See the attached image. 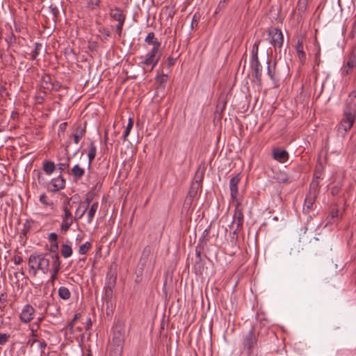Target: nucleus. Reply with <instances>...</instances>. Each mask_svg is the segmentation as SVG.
<instances>
[{
  "mask_svg": "<svg viewBox=\"0 0 356 356\" xmlns=\"http://www.w3.org/2000/svg\"><path fill=\"white\" fill-rule=\"evenodd\" d=\"M96 153H97L96 146L95 145V143L92 141L89 145V152H88V168H90L92 162L93 161V160L95 159V158L96 156Z\"/></svg>",
  "mask_w": 356,
  "mask_h": 356,
  "instance_id": "30",
  "label": "nucleus"
},
{
  "mask_svg": "<svg viewBox=\"0 0 356 356\" xmlns=\"http://www.w3.org/2000/svg\"><path fill=\"white\" fill-rule=\"evenodd\" d=\"M41 339L42 333H38V331H34L33 330L31 331V338L29 339L26 343L28 346H33L35 343H38Z\"/></svg>",
  "mask_w": 356,
  "mask_h": 356,
  "instance_id": "28",
  "label": "nucleus"
},
{
  "mask_svg": "<svg viewBox=\"0 0 356 356\" xmlns=\"http://www.w3.org/2000/svg\"><path fill=\"white\" fill-rule=\"evenodd\" d=\"M48 239L49 241L51 242V243H56L57 242V240H58V235L55 232H51L49 234V237H48Z\"/></svg>",
  "mask_w": 356,
  "mask_h": 356,
  "instance_id": "59",
  "label": "nucleus"
},
{
  "mask_svg": "<svg viewBox=\"0 0 356 356\" xmlns=\"http://www.w3.org/2000/svg\"><path fill=\"white\" fill-rule=\"evenodd\" d=\"M57 258L50 257L47 252H35L30 254L28 259L29 273L35 277L38 272L47 274L50 270L52 261Z\"/></svg>",
  "mask_w": 356,
  "mask_h": 356,
  "instance_id": "1",
  "label": "nucleus"
},
{
  "mask_svg": "<svg viewBox=\"0 0 356 356\" xmlns=\"http://www.w3.org/2000/svg\"><path fill=\"white\" fill-rule=\"evenodd\" d=\"M260 43H261L260 40H257L254 42L253 46H252V48L251 54H258L259 47Z\"/></svg>",
  "mask_w": 356,
  "mask_h": 356,
  "instance_id": "54",
  "label": "nucleus"
},
{
  "mask_svg": "<svg viewBox=\"0 0 356 356\" xmlns=\"http://www.w3.org/2000/svg\"><path fill=\"white\" fill-rule=\"evenodd\" d=\"M42 170L48 175H51L56 170L55 163L49 160H44L42 163Z\"/></svg>",
  "mask_w": 356,
  "mask_h": 356,
  "instance_id": "23",
  "label": "nucleus"
},
{
  "mask_svg": "<svg viewBox=\"0 0 356 356\" xmlns=\"http://www.w3.org/2000/svg\"><path fill=\"white\" fill-rule=\"evenodd\" d=\"M317 195L309 193L306 195L305 203H304V210L307 209L309 211L312 209L313 204L316 200Z\"/></svg>",
  "mask_w": 356,
  "mask_h": 356,
  "instance_id": "25",
  "label": "nucleus"
},
{
  "mask_svg": "<svg viewBox=\"0 0 356 356\" xmlns=\"http://www.w3.org/2000/svg\"><path fill=\"white\" fill-rule=\"evenodd\" d=\"M273 158L280 163H284L288 161L289 155L284 149H275L273 151Z\"/></svg>",
  "mask_w": 356,
  "mask_h": 356,
  "instance_id": "15",
  "label": "nucleus"
},
{
  "mask_svg": "<svg viewBox=\"0 0 356 356\" xmlns=\"http://www.w3.org/2000/svg\"><path fill=\"white\" fill-rule=\"evenodd\" d=\"M339 216V209L337 207H334L332 209V211H330L329 216H327L328 222L332 223V220H334L335 218H337Z\"/></svg>",
  "mask_w": 356,
  "mask_h": 356,
  "instance_id": "41",
  "label": "nucleus"
},
{
  "mask_svg": "<svg viewBox=\"0 0 356 356\" xmlns=\"http://www.w3.org/2000/svg\"><path fill=\"white\" fill-rule=\"evenodd\" d=\"M61 83L57 81L52 82L49 89L48 90L59 91L61 88Z\"/></svg>",
  "mask_w": 356,
  "mask_h": 356,
  "instance_id": "52",
  "label": "nucleus"
},
{
  "mask_svg": "<svg viewBox=\"0 0 356 356\" xmlns=\"http://www.w3.org/2000/svg\"><path fill=\"white\" fill-rule=\"evenodd\" d=\"M86 123L85 122L84 126L78 125L74 128V133L72 134L74 142L78 144L80 140L86 135Z\"/></svg>",
  "mask_w": 356,
  "mask_h": 356,
  "instance_id": "16",
  "label": "nucleus"
},
{
  "mask_svg": "<svg viewBox=\"0 0 356 356\" xmlns=\"http://www.w3.org/2000/svg\"><path fill=\"white\" fill-rule=\"evenodd\" d=\"M308 0H298L297 3V9L300 13H304L307 8Z\"/></svg>",
  "mask_w": 356,
  "mask_h": 356,
  "instance_id": "42",
  "label": "nucleus"
},
{
  "mask_svg": "<svg viewBox=\"0 0 356 356\" xmlns=\"http://www.w3.org/2000/svg\"><path fill=\"white\" fill-rule=\"evenodd\" d=\"M204 242V237L200 238L199 239L198 243L195 247V259H202L203 257H207L206 254L202 255V252L204 251V245L202 244Z\"/></svg>",
  "mask_w": 356,
  "mask_h": 356,
  "instance_id": "26",
  "label": "nucleus"
},
{
  "mask_svg": "<svg viewBox=\"0 0 356 356\" xmlns=\"http://www.w3.org/2000/svg\"><path fill=\"white\" fill-rule=\"evenodd\" d=\"M92 248V243L89 241L86 242L84 244L80 245L79 253L80 254H86Z\"/></svg>",
  "mask_w": 356,
  "mask_h": 356,
  "instance_id": "40",
  "label": "nucleus"
},
{
  "mask_svg": "<svg viewBox=\"0 0 356 356\" xmlns=\"http://www.w3.org/2000/svg\"><path fill=\"white\" fill-rule=\"evenodd\" d=\"M356 120V111L343 109V117L337 126V134L344 138L347 132L353 127Z\"/></svg>",
  "mask_w": 356,
  "mask_h": 356,
  "instance_id": "4",
  "label": "nucleus"
},
{
  "mask_svg": "<svg viewBox=\"0 0 356 356\" xmlns=\"http://www.w3.org/2000/svg\"><path fill=\"white\" fill-rule=\"evenodd\" d=\"M109 279L108 284L104 287V293L102 297V309H106V314L110 315L114 307V303L113 302V288L115 285L116 282V274L111 272L108 273Z\"/></svg>",
  "mask_w": 356,
  "mask_h": 356,
  "instance_id": "3",
  "label": "nucleus"
},
{
  "mask_svg": "<svg viewBox=\"0 0 356 356\" xmlns=\"http://www.w3.org/2000/svg\"><path fill=\"white\" fill-rule=\"evenodd\" d=\"M6 41L7 42L9 46L16 42V37L13 34V33H11L10 35L6 38Z\"/></svg>",
  "mask_w": 356,
  "mask_h": 356,
  "instance_id": "56",
  "label": "nucleus"
},
{
  "mask_svg": "<svg viewBox=\"0 0 356 356\" xmlns=\"http://www.w3.org/2000/svg\"><path fill=\"white\" fill-rule=\"evenodd\" d=\"M58 296L60 299L67 300L71 297V292L65 286H60L58 291Z\"/></svg>",
  "mask_w": 356,
  "mask_h": 356,
  "instance_id": "33",
  "label": "nucleus"
},
{
  "mask_svg": "<svg viewBox=\"0 0 356 356\" xmlns=\"http://www.w3.org/2000/svg\"><path fill=\"white\" fill-rule=\"evenodd\" d=\"M88 207L89 205H88L85 202L79 204V207H77L75 211L74 221L77 222L83 216Z\"/></svg>",
  "mask_w": 356,
  "mask_h": 356,
  "instance_id": "22",
  "label": "nucleus"
},
{
  "mask_svg": "<svg viewBox=\"0 0 356 356\" xmlns=\"http://www.w3.org/2000/svg\"><path fill=\"white\" fill-rule=\"evenodd\" d=\"M168 81V75L161 74L156 76V81L159 82L161 85L165 86V83Z\"/></svg>",
  "mask_w": 356,
  "mask_h": 356,
  "instance_id": "50",
  "label": "nucleus"
},
{
  "mask_svg": "<svg viewBox=\"0 0 356 356\" xmlns=\"http://www.w3.org/2000/svg\"><path fill=\"white\" fill-rule=\"evenodd\" d=\"M42 44L41 43H39V42H35L34 44V49L33 51L31 52V58L30 59L31 60H34L36 59V58L38 57V56L40 54V51L42 49Z\"/></svg>",
  "mask_w": 356,
  "mask_h": 356,
  "instance_id": "38",
  "label": "nucleus"
},
{
  "mask_svg": "<svg viewBox=\"0 0 356 356\" xmlns=\"http://www.w3.org/2000/svg\"><path fill=\"white\" fill-rule=\"evenodd\" d=\"M10 338V335L6 333L0 332V345H5Z\"/></svg>",
  "mask_w": 356,
  "mask_h": 356,
  "instance_id": "49",
  "label": "nucleus"
},
{
  "mask_svg": "<svg viewBox=\"0 0 356 356\" xmlns=\"http://www.w3.org/2000/svg\"><path fill=\"white\" fill-rule=\"evenodd\" d=\"M58 243H51L50 245L49 252H47V254L50 257H56L58 260H60V257L58 253Z\"/></svg>",
  "mask_w": 356,
  "mask_h": 356,
  "instance_id": "36",
  "label": "nucleus"
},
{
  "mask_svg": "<svg viewBox=\"0 0 356 356\" xmlns=\"http://www.w3.org/2000/svg\"><path fill=\"white\" fill-rule=\"evenodd\" d=\"M355 67H356V45L353 47L351 52L348 56L346 63L341 69L342 76L351 74Z\"/></svg>",
  "mask_w": 356,
  "mask_h": 356,
  "instance_id": "8",
  "label": "nucleus"
},
{
  "mask_svg": "<svg viewBox=\"0 0 356 356\" xmlns=\"http://www.w3.org/2000/svg\"><path fill=\"white\" fill-rule=\"evenodd\" d=\"M122 350L123 349L111 346L109 356H121Z\"/></svg>",
  "mask_w": 356,
  "mask_h": 356,
  "instance_id": "48",
  "label": "nucleus"
},
{
  "mask_svg": "<svg viewBox=\"0 0 356 356\" xmlns=\"http://www.w3.org/2000/svg\"><path fill=\"white\" fill-rule=\"evenodd\" d=\"M133 126H134V120H133V118H129L128 124L126 127V129L124 131V134H123V136L122 138V139L124 142L127 140V137L129 135V133H130L131 129L133 128Z\"/></svg>",
  "mask_w": 356,
  "mask_h": 356,
  "instance_id": "37",
  "label": "nucleus"
},
{
  "mask_svg": "<svg viewBox=\"0 0 356 356\" xmlns=\"http://www.w3.org/2000/svg\"><path fill=\"white\" fill-rule=\"evenodd\" d=\"M145 42L149 45H152V48L147 54L146 58L140 63V65H152V68L150 70V71H152L156 66L161 59V54H159V50L161 43L155 38L154 32H150L147 34L145 39Z\"/></svg>",
  "mask_w": 356,
  "mask_h": 356,
  "instance_id": "2",
  "label": "nucleus"
},
{
  "mask_svg": "<svg viewBox=\"0 0 356 356\" xmlns=\"http://www.w3.org/2000/svg\"><path fill=\"white\" fill-rule=\"evenodd\" d=\"M296 51L298 53L300 60L302 63L306 59V54L304 51L302 40H298L296 46Z\"/></svg>",
  "mask_w": 356,
  "mask_h": 356,
  "instance_id": "29",
  "label": "nucleus"
},
{
  "mask_svg": "<svg viewBox=\"0 0 356 356\" xmlns=\"http://www.w3.org/2000/svg\"><path fill=\"white\" fill-rule=\"evenodd\" d=\"M257 335L255 333L254 327H252L248 332L244 335L242 341L243 349L246 350L248 356H257Z\"/></svg>",
  "mask_w": 356,
  "mask_h": 356,
  "instance_id": "5",
  "label": "nucleus"
},
{
  "mask_svg": "<svg viewBox=\"0 0 356 356\" xmlns=\"http://www.w3.org/2000/svg\"><path fill=\"white\" fill-rule=\"evenodd\" d=\"M42 320H43L42 317L38 318V319L35 322L31 324L30 325L31 331H32L33 330H34V331H38L40 327V323L42 321Z\"/></svg>",
  "mask_w": 356,
  "mask_h": 356,
  "instance_id": "47",
  "label": "nucleus"
},
{
  "mask_svg": "<svg viewBox=\"0 0 356 356\" xmlns=\"http://www.w3.org/2000/svg\"><path fill=\"white\" fill-rule=\"evenodd\" d=\"M100 0H87V7L91 10L97 9L100 6Z\"/></svg>",
  "mask_w": 356,
  "mask_h": 356,
  "instance_id": "45",
  "label": "nucleus"
},
{
  "mask_svg": "<svg viewBox=\"0 0 356 356\" xmlns=\"http://www.w3.org/2000/svg\"><path fill=\"white\" fill-rule=\"evenodd\" d=\"M49 9L51 10V12L54 17H57L59 13L58 9L56 8V6L51 5L49 6Z\"/></svg>",
  "mask_w": 356,
  "mask_h": 356,
  "instance_id": "61",
  "label": "nucleus"
},
{
  "mask_svg": "<svg viewBox=\"0 0 356 356\" xmlns=\"http://www.w3.org/2000/svg\"><path fill=\"white\" fill-rule=\"evenodd\" d=\"M35 309L29 304L26 305L20 314L19 318L24 323H29L34 316Z\"/></svg>",
  "mask_w": 356,
  "mask_h": 356,
  "instance_id": "12",
  "label": "nucleus"
},
{
  "mask_svg": "<svg viewBox=\"0 0 356 356\" xmlns=\"http://www.w3.org/2000/svg\"><path fill=\"white\" fill-rule=\"evenodd\" d=\"M124 342V339L123 334L120 332H115L113 334L111 346L123 349Z\"/></svg>",
  "mask_w": 356,
  "mask_h": 356,
  "instance_id": "18",
  "label": "nucleus"
},
{
  "mask_svg": "<svg viewBox=\"0 0 356 356\" xmlns=\"http://www.w3.org/2000/svg\"><path fill=\"white\" fill-rule=\"evenodd\" d=\"M95 197V193L94 192H88L87 194H86V199H85V203L87 204L88 205H90V204L92 202V201L93 200Z\"/></svg>",
  "mask_w": 356,
  "mask_h": 356,
  "instance_id": "53",
  "label": "nucleus"
},
{
  "mask_svg": "<svg viewBox=\"0 0 356 356\" xmlns=\"http://www.w3.org/2000/svg\"><path fill=\"white\" fill-rule=\"evenodd\" d=\"M40 332L42 333V338H44V339H47L49 340L50 337L51 336V334L49 331L40 330Z\"/></svg>",
  "mask_w": 356,
  "mask_h": 356,
  "instance_id": "63",
  "label": "nucleus"
},
{
  "mask_svg": "<svg viewBox=\"0 0 356 356\" xmlns=\"http://www.w3.org/2000/svg\"><path fill=\"white\" fill-rule=\"evenodd\" d=\"M71 174L75 179L79 180L84 175L85 170L77 164L72 168Z\"/></svg>",
  "mask_w": 356,
  "mask_h": 356,
  "instance_id": "27",
  "label": "nucleus"
},
{
  "mask_svg": "<svg viewBox=\"0 0 356 356\" xmlns=\"http://www.w3.org/2000/svg\"><path fill=\"white\" fill-rule=\"evenodd\" d=\"M65 186V180L62 175L52 179L47 184V189L49 192L56 193Z\"/></svg>",
  "mask_w": 356,
  "mask_h": 356,
  "instance_id": "11",
  "label": "nucleus"
},
{
  "mask_svg": "<svg viewBox=\"0 0 356 356\" xmlns=\"http://www.w3.org/2000/svg\"><path fill=\"white\" fill-rule=\"evenodd\" d=\"M250 67L258 85H261L262 67L260 61L250 62Z\"/></svg>",
  "mask_w": 356,
  "mask_h": 356,
  "instance_id": "13",
  "label": "nucleus"
},
{
  "mask_svg": "<svg viewBox=\"0 0 356 356\" xmlns=\"http://www.w3.org/2000/svg\"><path fill=\"white\" fill-rule=\"evenodd\" d=\"M99 208V203L98 202H93L90 207V208L88 210V214H87V219L88 222L91 223L93 220L94 216Z\"/></svg>",
  "mask_w": 356,
  "mask_h": 356,
  "instance_id": "31",
  "label": "nucleus"
},
{
  "mask_svg": "<svg viewBox=\"0 0 356 356\" xmlns=\"http://www.w3.org/2000/svg\"><path fill=\"white\" fill-rule=\"evenodd\" d=\"M110 15L113 19L120 22H122V21H125L126 19V15L123 13V11L118 7L111 9Z\"/></svg>",
  "mask_w": 356,
  "mask_h": 356,
  "instance_id": "20",
  "label": "nucleus"
},
{
  "mask_svg": "<svg viewBox=\"0 0 356 356\" xmlns=\"http://www.w3.org/2000/svg\"><path fill=\"white\" fill-rule=\"evenodd\" d=\"M235 209L233 216L232 224L236 225V228L233 232L234 235H238V232L243 229L244 216L243 208L241 202H234Z\"/></svg>",
  "mask_w": 356,
  "mask_h": 356,
  "instance_id": "7",
  "label": "nucleus"
},
{
  "mask_svg": "<svg viewBox=\"0 0 356 356\" xmlns=\"http://www.w3.org/2000/svg\"><path fill=\"white\" fill-rule=\"evenodd\" d=\"M204 173L205 166L204 163L202 166L200 165L196 170L193 181H197V183L202 186V181L204 179Z\"/></svg>",
  "mask_w": 356,
  "mask_h": 356,
  "instance_id": "24",
  "label": "nucleus"
},
{
  "mask_svg": "<svg viewBox=\"0 0 356 356\" xmlns=\"http://www.w3.org/2000/svg\"><path fill=\"white\" fill-rule=\"evenodd\" d=\"M40 202L45 206H53L54 205V202L52 201H51V202L47 201V196L44 193L42 194L40 196Z\"/></svg>",
  "mask_w": 356,
  "mask_h": 356,
  "instance_id": "51",
  "label": "nucleus"
},
{
  "mask_svg": "<svg viewBox=\"0 0 356 356\" xmlns=\"http://www.w3.org/2000/svg\"><path fill=\"white\" fill-rule=\"evenodd\" d=\"M41 81L42 87L44 89L49 90L52 83L51 76L49 74H45L42 76Z\"/></svg>",
  "mask_w": 356,
  "mask_h": 356,
  "instance_id": "35",
  "label": "nucleus"
},
{
  "mask_svg": "<svg viewBox=\"0 0 356 356\" xmlns=\"http://www.w3.org/2000/svg\"><path fill=\"white\" fill-rule=\"evenodd\" d=\"M241 174H237L229 180V190L230 196L233 202H241L238 197V184L241 181Z\"/></svg>",
  "mask_w": 356,
  "mask_h": 356,
  "instance_id": "10",
  "label": "nucleus"
},
{
  "mask_svg": "<svg viewBox=\"0 0 356 356\" xmlns=\"http://www.w3.org/2000/svg\"><path fill=\"white\" fill-rule=\"evenodd\" d=\"M202 186L197 183V181H192L187 195V197L190 198L191 201H193L194 197L197 195V192L202 190Z\"/></svg>",
  "mask_w": 356,
  "mask_h": 356,
  "instance_id": "19",
  "label": "nucleus"
},
{
  "mask_svg": "<svg viewBox=\"0 0 356 356\" xmlns=\"http://www.w3.org/2000/svg\"><path fill=\"white\" fill-rule=\"evenodd\" d=\"M72 205L70 203V199H66L63 201L62 204V209L63 211V214L61 216L62 222L60 225V231L63 233L67 232L74 220V217H73L72 211H71Z\"/></svg>",
  "mask_w": 356,
  "mask_h": 356,
  "instance_id": "6",
  "label": "nucleus"
},
{
  "mask_svg": "<svg viewBox=\"0 0 356 356\" xmlns=\"http://www.w3.org/2000/svg\"><path fill=\"white\" fill-rule=\"evenodd\" d=\"M204 264V259H195L193 268L196 275H202L203 274L205 270Z\"/></svg>",
  "mask_w": 356,
  "mask_h": 356,
  "instance_id": "21",
  "label": "nucleus"
},
{
  "mask_svg": "<svg viewBox=\"0 0 356 356\" xmlns=\"http://www.w3.org/2000/svg\"><path fill=\"white\" fill-rule=\"evenodd\" d=\"M47 346V343L44 338H42L38 342V347L43 352Z\"/></svg>",
  "mask_w": 356,
  "mask_h": 356,
  "instance_id": "58",
  "label": "nucleus"
},
{
  "mask_svg": "<svg viewBox=\"0 0 356 356\" xmlns=\"http://www.w3.org/2000/svg\"><path fill=\"white\" fill-rule=\"evenodd\" d=\"M152 252V248L150 245H146L142 252L141 260L144 261V264H145L148 260V258Z\"/></svg>",
  "mask_w": 356,
  "mask_h": 356,
  "instance_id": "39",
  "label": "nucleus"
},
{
  "mask_svg": "<svg viewBox=\"0 0 356 356\" xmlns=\"http://www.w3.org/2000/svg\"><path fill=\"white\" fill-rule=\"evenodd\" d=\"M81 314L80 313L75 314L74 318H72V320L70 322L68 323V324L67 325L65 328L67 330H69L70 331V332H72V329H73L75 322L78 319H79L81 318Z\"/></svg>",
  "mask_w": 356,
  "mask_h": 356,
  "instance_id": "44",
  "label": "nucleus"
},
{
  "mask_svg": "<svg viewBox=\"0 0 356 356\" xmlns=\"http://www.w3.org/2000/svg\"><path fill=\"white\" fill-rule=\"evenodd\" d=\"M323 167L321 164L316 165L313 177L315 179H320L323 175Z\"/></svg>",
  "mask_w": 356,
  "mask_h": 356,
  "instance_id": "43",
  "label": "nucleus"
},
{
  "mask_svg": "<svg viewBox=\"0 0 356 356\" xmlns=\"http://www.w3.org/2000/svg\"><path fill=\"white\" fill-rule=\"evenodd\" d=\"M270 43L275 48H281L283 44L284 38L282 31L278 28H271L268 30Z\"/></svg>",
  "mask_w": 356,
  "mask_h": 356,
  "instance_id": "9",
  "label": "nucleus"
},
{
  "mask_svg": "<svg viewBox=\"0 0 356 356\" xmlns=\"http://www.w3.org/2000/svg\"><path fill=\"white\" fill-rule=\"evenodd\" d=\"M122 22H118V24L116 26V33H118L119 37H121L122 32V27L124 24L125 21H122Z\"/></svg>",
  "mask_w": 356,
  "mask_h": 356,
  "instance_id": "57",
  "label": "nucleus"
},
{
  "mask_svg": "<svg viewBox=\"0 0 356 356\" xmlns=\"http://www.w3.org/2000/svg\"><path fill=\"white\" fill-rule=\"evenodd\" d=\"M320 189L319 179L313 177L310 185L309 193L317 195L318 194Z\"/></svg>",
  "mask_w": 356,
  "mask_h": 356,
  "instance_id": "32",
  "label": "nucleus"
},
{
  "mask_svg": "<svg viewBox=\"0 0 356 356\" xmlns=\"http://www.w3.org/2000/svg\"><path fill=\"white\" fill-rule=\"evenodd\" d=\"M58 169L63 172L69 168V163H60L58 164Z\"/></svg>",
  "mask_w": 356,
  "mask_h": 356,
  "instance_id": "62",
  "label": "nucleus"
},
{
  "mask_svg": "<svg viewBox=\"0 0 356 356\" xmlns=\"http://www.w3.org/2000/svg\"><path fill=\"white\" fill-rule=\"evenodd\" d=\"M40 306L43 307L44 308V312L47 313L48 309H49L51 306V303L49 301L43 300L40 303Z\"/></svg>",
  "mask_w": 356,
  "mask_h": 356,
  "instance_id": "60",
  "label": "nucleus"
},
{
  "mask_svg": "<svg viewBox=\"0 0 356 356\" xmlns=\"http://www.w3.org/2000/svg\"><path fill=\"white\" fill-rule=\"evenodd\" d=\"M267 73L268 75L270 76V78L273 81H276L277 80V77L276 76L275 70H273L270 66V62H268V67H267Z\"/></svg>",
  "mask_w": 356,
  "mask_h": 356,
  "instance_id": "46",
  "label": "nucleus"
},
{
  "mask_svg": "<svg viewBox=\"0 0 356 356\" xmlns=\"http://www.w3.org/2000/svg\"><path fill=\"white\" fill-rule=\"evenodd\" d=\"M341 188V184H337V185L332 187V188H331V194L333 196L338 195L339 194V193H340Z\"/></svg>",
  "mask_w": 356,
  "mask_h": 356,
  "instance_id": "55",
  "label": "nucleus"
},
{
  "mask_svg": "<svg viewBox=\"0 0 356 356\" xmlns=\"http://www.w3.org/2000/svg\"><path fill=\"white\" fill-rule=\"evenodd\" d=\"M60 260H58L57 258H55V259L52 261L50 270L49 271L51 273L49 281L51 283H54L58 278V274L60 270Z\"/></svg>",
  "mask_w": 356,
  "mask_h": 356,
  "instance_id": "14",
  "label": "nucleus"
},
{
  "mask_svg": "<svg viewBox=\"0 0 356 356\" xmlns=\"http://www.w3.org/2000/svg\"><path fill=\"white\" fill-rule=\"evenodd\" d=\"M67 122H63L61 123L60 125H59V128H58V134H60V133H63L64 134L65 131H66V129H67Z\"/></svg>",
  "mask_w": 356,
  "mask_h": 356,
  "instance_id": "64",
  "label": "nucleus"
},
{
  "mask_svg": "<svg viewBox=\"0 0 356 356\" xmlns=\"http://www.w3.org/2000/svg\"><path fill=\"white\" fill-rule=\"evenodd\" d=\"M72 248L68 244H63L61 245L60 253L64 258H68L72 254Z\"/></svg>",
  "mask_w": 356,
  "mask_h": 356,
  "instance_id": "34",
  "label": "nucleus"
},
{
  "mask_svg": "<svg viewBox=\"0 0 356 356\" xmlns=\"http://www.w3.org/2000/svg\"><path fill=\"white\" fill-rule=\"evenodd\" d=\"M356 99V90H353L346 99L344 104V109L356 111V104L355 99Z\"/></svg>",
  "mask_w": 356,
  "mask_h": 356,
  "instance_id": "17",
  "label": "nucleus"
}]
</instances>
